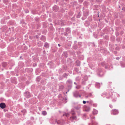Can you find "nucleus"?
I'll list each match as a JSON object with an SVG mask.
<instances>
[{
  "instance_id": "nucleus-21",
  "label": "nucleus",
  "mask_w": 125,
  "mask_h": 125,
  "mask_svg": "<svg viewBox=\"0 0 125 125\" xmlns=\"http://www.w3.org/2000/svg\"><path fill=\"white\" fill-rule=\"evenodd\" d=\"M66 93H67V92H66Z\"/></svg>"
},
{
  "instance_id": "nucleus-20",
  "label": "nucleus",
  "mask_w": 125,
  "mask_h": 125,
  "mask_svg": "<svg viewBox=\"0 0 125 125\" xmlns=\"http://www.w3.org/2000/svg\"><path fill=\"white\" fill-rule=\"evenodd\" d=\"M116 59H117V60H118V58H117Z\"/></svg>"
},
{
  "instance_id": "nucleus-18",
  "label": "nucleus",
  "mask_w": 125,
  "mask_h": 125,
  "mask_svg": "<svg viewBox=\"0 0 125 125\" xmlns=\"http://www.w3.org/2000/svg\"><path fill=\"white\" fill-rule=\"evenodd\" d=\"M116 59H117V60H118V58H117Z\"/></svg>"
},
{
  "instance_id": "nucleus-17",
  "label": "nucleus",
  "mask_w": 125,
  "mask_h": 125,
  "mask_svg": "<svg viewBox=\"0 0 125 125\" xmlns=\"http://www.w3.org/2000/svg\"><path fill=\"white\" fill-rule=\"evenodd\" d=\"M87 102L88 103V101H87Z\"/></svg>"
},
{
  "instance_id": "nucleus-4",
  "label": "nucleus",
  "mask_w": 125,
  "mask_h": 125,
  "mask_svg": "<svg viewBox=\"0 0 125 125\" xmlns=\"http://www.w3.org/2000/svg\"><path fill=\"white\" fill-rule=\"evenodd\" d=\"M66 31L67 32V33H69L70 32V29L69 28H67L66 29Z\"/></svg>"
},
{
  "instance_id": "nucleus-7",
  "label": "nucleus",
  "mask_w": 125,
  "mask_h": 125,
  "mask_svg": "<svg viewBox=\"0 0 125 125\" xmlns=\"http://www.w3.org/2000/svg\"><path fill=\"white\" fill-rule=\"evenodd\" d=\"M68 115H69L67 113H65L63 115H65L66 116H68Z\"/></svg>"
},
{
  "instance_id": "nucleus-11",
  "label": "nucleus",
  "mask_w": 125,
  "mask_h": 125,
  "mask_svg": "<svg viewBox=\"0 0 125 125\" xmlns=\"http://www.w3.org/2000/svg\"><path fill=\"white\" fill-rule=\"evenodd\" d=\"M26 96H27V97H29V96H30V95H28L27 96L26 95Z\"/></svg>"
},
{
  "instance_id": "nucleus-8",
  "label": "nucleus",
  "mask_w": 125,
  "mask_h": 125,
  "mask_svg": "<svg viewBox=\"0 0 125 125\" xmlns=\"http://www.w3.org/2000/svg\"><path fill=\"white\" fill-rule=\"evenodd\" d=\"M56 122H57V123L58 124H60L61 123L60 121L59 120H58L57 121H56Z\"/></svg>"
},
{
  "instance_id": "nucleus-13",
  "label": "nucleus",
  "mask_w": 125,
  "mask_h": 125,
  "mask_svg": "<svg viewBox=\"0 0 125 125\" xmlns=\"http://www.w3.org/2000/svg\"><path fill=\"white\" fill-rule=\"evenodd\" d=\"M58 46H59V47L60 46V44H58Z\"/></svg>"
},
{
  "instance_id": "nucleus-22",
  "label": "nucleus",
  "mask_w": 125,
  "mask_h": 125,
  "mask_svg": "<svg viewBox=\"0 0 125 125\" xmlns=\"http://www.w3.org/2000/svg\"><path fill=\"white\" fill-rule=\"evenodd\" d=\"M97 0V1H98V0Z\"/></svg>"
},
{
  "instance_id": "nucleus-16",
  "label": "nucleus",
  "mask_w": 125,
  "mask_h": 125,
  "mask_svg": "<svg viewBox=\"0 0 125 125\" xmlns=\"http://www.w3.org/2000/svg\"><path fill=\"white\" fill-rule=\"evenodd\" d=\"M26 93H27V94H28L27 92H26Z\"/></svg>"
},
{
  "instance_id": "nucleus-14",
  "label": "nucleus",
  "mask_w": 125,
  "mask_h": 125,
  "mask_svg": "<svg viewBox=\"0 0 125 125\" xmlns=\"http://www.w3.org/2000/svg\"><path fill=\"white\" fill-rule=\"evenodd\" d=\"M74 84H76V83H75V82H74Z\"/></svg>"
},
{
  "instance_id": "nucleus-6",
  "label": "nucleus",
  "mask_w": 125,
  "mask_h": 125,
  "mask_svg": "<svg viewBox=\"0 0 125 125\" xmlns=\"http://www.w3.org/2000/svg\"><path fill=\"white\" fill-rule=\"evenodd\" d=\"M49 44L48 43H46L44 45V46L46 47L47 48L49 47Z\"/></svg>"
},
{
  "instance_id": "nucleus-3",
  "label": "nucleus",
  "mask_w": 125,
  "mask_h": 125,
  "mask_svg": "<svg viewBox=\"0 0 125 125\" xmlns=\"http://www.w3.org/2000/svg\"><path fill=\"white\" fill-rule=\"evenodd\" d=\"M113 114L114 115H116L118 113V111L116 110H113Z\"/></svg>"
},
{
  "instance_id": "nucleus-19",
  "label": "nucleus",
  "mask_w": 125,
  "mask_h": 125,
  "mask_svg": "<svg viewBox=\"0 0 125 125\" xmlns=\"http://www.w3.org/2000/svg\"><path fill=\"white\" fill-rule=\"evenodd\" d=\"M116 59H117V60H118V58H117Z\"/></svg>"
},
{
  "instance_id": "nucleus-10",
  "label": "nucleus",
  "mask_w": 125,
  "mask_h": 125,
  "mask_svg": "<svg viewBox=\"0 0 125 125\" xmlns=\"http://www.w3.org/2000/svg\"><path fill=\"white\" fill-rule=\"evenodd\" d=\"M83 103L84 104H85L86 103V102L84 101H83Z\"/></svg>"
},
{
  "instance_id": "nucleus-5",
  "label": "nucleus",
  "mask_w": 125,
  "mask_h": 125,
  "mask_svg": "<svg viewBox=\"0 0 125 125\" xmlns=\"http://www.w3.org/2000/svg\"><path fill=\"white\" fill-rule=\"evenodd\" d=\"M42 114L43 115H45L47 114V113L46 111H43L42 112Z\"/></svg>"
},
{
  "instance_id": "nucleus-1",
  "label": "nucleus",
  "mask_w": 125,
  "mask_h": 125,
  "mask_svg": "<svg viewBox=\"0 0 125 125\" xmlns=\"http://www.w3.org/2000/svg\"><path fill=\"white\" fill-rule=\"evenodd\" d=\"M6 105L4 103H1L0 104V107L2 109H3L5 107Z\"/></svg>"
},
{
  "instance_id": "nucleus-9",
  "label": "nucleus",
  "mask_w": 125,
  "mask_h": 125,
  "mask_svg": "<svg viewBox=\"0 0 125 125\" xmlns=\"http://www.w3.org/2000/svg\"><path fill=\"white\" fill-rule=\"evenodd\" d=\"M78 62V64H77V66H79L80 65V62H79V61H77L76 62V63H77Z\"/></svg>"
},
{
  "instance_id": "nucleus-15",
  "label": "nucleus",
  "mask_w": 125,
  "mask_h": 125,
  "mask_svg": "<svg viewBox=\"0 0 125 125\" xmlns=\"http://www.w3.org/2000/svg\"><path fill=\"white\" fill-rule=\"evenodd\" d=\"M3 65L4 66V67H5V65Z\"/></svg>"
},
{
  "instance_id": "nucleus-2",
  "label": "nucleus",
  "mask_w": 125,
  "mask_h": 125,
  "mask_svg": "<svg viewBox=\"0 0 125 125\" xmlns=\"http://www.w3.org/2000/svg\"><path fill=\"white\" fill-rule=\"evenodd\" d=\"M76 118V117L75 116H73L72 117L70 118V119L72 121H73L74 120H75Z\"/></svg>"
},
{
  "instance_id": "nucleus-12",
  "label": "nucleus",
  "mask_w": 125,
  "mask_h": 125,
  "mask_svg": "<svg viewBox=\"0 0 125 125\" xmlns=\"http://www.w3.org/2000/svg\"><path fill=\"white\" fill-rule=\"evenodd\" d=\"M76 88L77 89H79V87H77V86H76Z\"/></svg>"
}]
</instances>
